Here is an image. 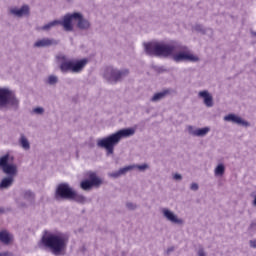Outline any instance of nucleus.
<instances>
[{
    "label": "nucleus",
    "mask_w": 256,
    "mask_h": 256,
    "mask_svg": "<svg viewBox=\"0 0 256 256\" xmlns=\"http://www.w3.org/2000/svg\"><path fill=\"white\" fill-rule=\"evenodd\" d=\"M67 245H69V236L64 233L46 234L38 242L40 249H49L50 253L55 256L65 255Z\"/></svg>",
    "instance_id": "obj_1"
},
{
    "label": "nucleus",
    "mask_w": 256,
    "mask_h": 256,
    "mask_svg": "<svg viewBox=\"0 0 256 256\" xmlns=\"http://www.w3.org/2000/svg\"><path fill=\"white\" fill-rule=\"evenodd\" d=\"M176 49H183L181 42L175 40L170 43L165 42H149L144 43V51L150 57H171Z\"/></svg>",
    "instance_id": "obj_2"
},
{
    "label": "nucleus",
    "mask_w": 256,
    "mask_h": 256,
    "mask_svg": "<svg viewBox=\"0 0 256 256\" xmlns=\"http://www.w3.org/2000/svg\"><path fill=\"white\" fill-rule=\"evenodd\" d=\"M133 135H135V128H124L102 139H98L97 147L105 149L106 155H113L115 153V147L121 143V140L127 137H133Z\"/></svg>",
    "instance_id": "obj_3"
},
{
    "label": "nucleus",
    "mask_w": 256,
    "mask_h": 256,
    "mask_svg": "<svg viewBox=\"0 0 256 256\" xmlns=\"http://www.w3.org/2000/svg\"><path fill=\"white\" fill-rule=\"evenodd\" d=\"M21 107V100L13 90L7 87H0V111L17 112Z\"/></svg>",
    "instance_id": "obj_4"
},
{
    "label": "nucleus",
    "mask_w": 256,
    "mask_h": 256,
    "mask_svg": "<svg viewBox=\"0 0 256 256\" xmlns=\"http://www.w3.org/2000/svg\"><path fill=\"white\" fill-rule=\"evenodd\" d=\"M56 59L60 61V71L61 73H81L85 69V65L89 63L87 58L81 60H69L67 56L60 54L56 56Z\"/></svg>",
    "instance_id": "obj_5"
},
{
    "label": "nucleus",
    "mask_w": 256,
    "mask_h": 256,
    "mask_svg": "<svg viewBox=\"0 0 256 256\" xmlns=\"http://www.w3.org/2000/svg\"><path fill=\"white\" fill-rule=\"evenodd\" d=\"M129 76V69H122L119 70L117 68H114L113 66H108L104 69L103 77L104 79L108 82L111 83L112 85H115L125 77Z\"/></svg>",
    "instance_id": "obj_6"
},
{
    "label": "nucleus",
    "mask_w": 256,
    "mask_h": 256,
    "mask_svg": "<svg viewBox=\"0 0 256 256\" xmlns=\"http://www.w3.org/2000/svg\"><path fill=\"white\" fill-rule=\"evenodd\" d=\"M183 49H176L172 54V59L175 63H181L183 61H190V63H199L201 59L199 56L191 54L189 52V48L183 44H181Z\"/></svg>",
    "instance_id": "obj_7"
},
{
    "label": "nucleus",
    "mask_w": 256,
    "mask_h": 256,
    "mask_svg": "<svg viewBox=\"0 0 256 256\" xmlns=\"http://www.w3.org/2000/svg\"><path fill=\"white\" fill-rule=\"evenodd\" d=\"M15 161V157L9 154H5L4 156L0 157V168L2 169L3 173L8 175V177H17V165L13 164Z\"/></svg>",
    "instance_id": "obj_8"
},
{
    "label": "nucleus",
    "mask_w": 256,
    "mask_h": 256,
    "mask_svg": "<svg viewBox=\"0 0 256 256\" xmlns=\"http://www.w3.org/2000/svg\"><path fill=\"white\" fill-rule=\"evenodd\" d=\"M75 190L69 185V183H61L57 186L54 194L56 201H71Z\"/></svg>",
    "instance_id": "obj_9"
},
{
    "label": "nucleus",
    "mask_w": 256,
    "mask_h": 256,
    "mask_svg": "<svg viewBox=\"0 0 256 256\" xmlns=\"http://www.w3.org/2000/svg\"><path fill=\"white\" fill-rule=\"evenodd\" d=\"M87 177L88 179L80 183V187L83 191H91L93 187L99 188L103 185V180L97 176V173L89 171L87 172Z\"/></svg>",
    "instance_id": "obj_10"
},
{
    "label": "nucleus",
    "mask_w": 256,
    "mask_h": 256,
    "mask_svg": "<svg viewBox=\"0 0 256 256\" xmlns=\"http://www.w3.org/2000/svg\"><path fill=\"white\" fill-rule=\"evenodd\" d=\"M74 21H77L76 27L80 31H88L91 28V22L83 17L80 12H74Z\"/></svg>",
    "instance_id": "obj_11"
},
{
    "label": "nucleus",
    "mask_w": 256,
    "mask_h": 256,
    "mask_svg": "<svg viewBox=\"0 0 256 256\" xmlns=\"http://www.w3.org/2000/svg\"><path fill=\"white\" fill-rule=\"evenodd\" d=\"M73 21H75V13H68L63 17V20H59L58 25H61L64 31H73Z\"/></svg>",
    "instance_id": "obj_12"
},
{
    "label": "nucleus",
    "mask_w": 256,
    "mask_h": 256,
    "mask_svg": "<svg viewBox=\"0 0 256 256\" xmlns=\"http://www.w3.org/2000/svg\"><path fill=\"white\" fill-rule=\"evenodd\" d=\"M162 214H163V217L167 219V221H170V223H174L175 225H183L185 223L183 219L177 217V215L173 213V211L167 208L162 209Z\"/></svg>",
    "instance_id": "obj_13"
},
{
    "label": "nucleus",
    "mask_w": 256,
    "mask_h": 256,
    "mask_svg": "<svg viewBox=\"0 0 256 256\" xmlns=\"http://www.w3.org/2000/svg\"><path fill=\"white\" fill-rule=\"evenodd\" d=\"M224 121H228L230 123H235L236 125H242V127H251V124L243 120V118L235 115V114H228L224 117Z\"/></svg>",
    "instance_id": "obj_14"
},
{
    "label": "nucleus",
    "mask_w": 256,
    "mask_h": 256,
    "mask_svg": "<svg viewBox=\"0 0 256 256\" xmlns=\"http://www.w3.org/2000/svg\"><path fill=\"white\" fill-rule=\"evenodd\" d=\"M10 15H14V17H24V15H29L31 13V10L29 8V5L25 4L21 8L13 7L10 8Z\"/></svg>",
    "instance_id": "obj_15"
},
{
    "label": "nucleus",
    "mask_w": 256,
    "mask_h": 256,
    "mask_svg": "<svg viewBox=\"0 0 256 256\" xmlns=\"http://www.w3.org/2000/svg\"><path fill=\"white\" fill-rule=\"evenodd\" d=\"M198 97H200V99H203V103L206 107H213V105H215V103L213 102V95H211V93H209V91L204 90V91H200L198 93Z\"/></svg>",
    "instance_id": "obj_16"
},
{
    "label": "nucleus",
    "mask_w": 256,
    "mask_h": 256,
    "mask_svg": "<svg viewBox=\"0 0 256 256\" xmlns=\"http://www.w3.org/2000/svg\"><path fill=\"white\" fill-rule=\"evenodd\" d=\"M173 93V90L168 88L164 89L161 92H157L153 95V97L150 99L152 103H159V101H163L166 97H169Z\"/></svg>",
    "instance_id": "obj_17"
},
{
    "label": "nucleus",
    "mask_w": 256,
    "mask_h": 256,
    "mask_svg": "<svg viewBox=\"0 0 256 256\" xmlns=\"http://www.w3.org/2000/svg\"><path fill=\"white\" fill-rule=\"evenodd\" d=\"M209 131H211L210 127H204V128H198V129L193 128V126L188 127V133L190 135H193L194 137H205V135H207Z\"/></svg>",
    "instance_id": "obj_18"
},
{
    "label": "nucleus",
    "mask_w": 256,
    "mask_h": 256,
    "mask_svg": "<svg viewBox=\"0 0 256 256\" xmlns=\"http://www.w3.org/2000/svg\"><path fill=\"white\" fill-rule=\"evenodd\" d=\"M134 166H125L124 168H120L118 171L108 173V177L111 179H119L122 175H127L129 171H133Z\"/></svg>",
    "instance_id": "obj_19"
},
{
    "label": "nucleus",
    "mask_w": 256,
    "mask_h": 256,
    "mask_svg": "<svg viewBox=\"0 0 256 256\" xmlns=\"http://www.w3.org/2000/svg\"><path fill=\"white\" fill-rule=\"evenodd\" d=\"M15 183V178L13 176H6L0 181V191H5V189H9L13 187Z\"/></svg>",
    "instance_id": "obj_20"
},
{
    "label": "nucleus",
    "mask_w": 256,
    "mask_h": 256,
    "mask_svg": "<svg viewBox=\"0 0 256 256\" xmlns=\"http://www.w3.org/2000/svg\"><path fill=\"white\" fill-rule=\"evenodd\" d=\"M13 241V234L9 233L7 230H2L0 232V243L4 245H9Z\"/></svg>",
    "instance_id": "obj_21"
},
{
    "label": "nucleus",
    "mask_w": 256,
    "mask_h": 256,
    "mask_svg": "<svg viewBox=\"0 0 256 256\" xmlns=\"http://www.w3.org/2000/svg\"><path fill=\"white\" fill-rule=\"evenodd\" d=\"M55 40L49 39V38H43L41 40H38L34 43V47L41 48V47H51V45H54Z\"/></svg>",
    "instance_id": "obj_22"
},
{
    "label": "nucleus",
    "mask_w": 256,
    "mask_h": 256,
    "mask_svg": "<svg viewBox=\"0 0 256 256\" xmlns=\"http://www.w3.org/2000/svg\"><path fill=\"white\" fill-rule=\"evenodd\" d=\"M70 201H75V203H79L80 205H85V203H87V197L83 196V194L77 193V191L74 190V193L70 198Z\"/></svg>",
    "instance_id": "obj_23"
},
{
    "label": "nucleus",
    "mask_w": 256,
    "mask_h": 256,
    "mask_svg": "<svg viewBox=\"0 0 256 256\" xmlns=\"http://www.w3.org/2000/svg\"><path fill=\"white\" fill-rule=\"evenodd\" d=\"M19 145L22 147V149H24V151H29V149H31V143H29V140L23 134L19 139Z\"/></svg>",
    "instance_id": "obj_24"
},
{
    "label": "nucleus",
    "mask_w": 256,
    "mask_h": 256,
    "mask_svg": "<svg viewBox=\"0 0 256 256\" xmlns=\"http://www.w3.org/2000/svg\"><path fill=\"white\" fill-rule=\"evenodd\" d=\"M22 197L27 201L28 203H33L35 201V193H33L31 190H25L22 192Z\"/></svg>",
    "instance_id": "obj_25"
},
{
    "label": "nucleus",
    "mask_w": 256,
    "mask_h": 256,
    "mask_svg": "<svg viewBox=\"0 0 256 256\" xmlns=\"http://www.w3.org/2000/svg\"><path fill=\"white\" fill-rule=\"evenodd\" d=\"M214 175L216 177H223V175H225V165L218 164L214 170Z\"/></svg>",
    "instance_id": "obj_26"
},
{
    "label": "nucleus",
    "mask_w": 256,
    "mask_h": 256,
    "mask_svg": "<svg viewBox=\"0 0 256 256\" xmlns=\"http://www.w3.org/2000/svg\"><path fill=\"white\" fill-rule=\"evenodd\" d=\"M57 25H59V20H53L52 22L42 26L40 29L41 31H51V29H53V27H57Z\"/></svg>",
    "instance_id": "obj_27"
},
{
    "label": "nucleus",
    "mask_w": 256,
    "mask_h": 256,
    "mask_svg": "<svg viewBox=\"0 0 256 256\" xmlns=\"http://www.w3.org/2000/svg\"><path fill=\"white\" fill-rule=\"evenodd\" d=\"M46 85L55 86L59 83V77L56 75H50L45 81Z\"/></svg>",
    "instance_id": "obj_28"
},
{
    "label": "nucleus",
    "mask_w": 256,
    "mask_h": 256,
    "mask_svg": "<svg viewBox=\"0 0 256 256\" xmlns=\"http://www.w3.org/2000/svg\"><path fill=\"white\" fill-rule=\"evenodd\" d=\"M194 30L197 31V33H202V35L207 34V29H205V27H203L201 24H196L194 26Z\"/></svg>",
    "instance_id": "obj_29"
},
{
    "label": "nucleus",
    "mask_w": 256,
    "mask_h": 256,
    "mask_svg": "<svg viewBox=\"0 0 256 256\" xmlns=\"http://www.w3.org/2000/svg\"><path fill=\"white\" fill-rule=\"evenodd\" d=\"M130 167H133V169H139V171H145L146 169H149V165H147V164L130 165Z\"/></svg>",
    "instance_id": "obj_30"
},
{
    "label": "nucleus",
    "mask_w": 256,
    "mask_h": 256,
    "mask_svg": "<svg viewBox=\"0 0 256 256\" xmlns=\"http://www.w3.org/2000/svg\"><path fill=\"white\" fill-rule=\"evenodd\" d=\"M126 207L129 211H135V209H137V204L132 202H127Z\"/></svg>",
    "instance_id": "obj_31"
},
{
    "label": "nucleus",
    "mask_w": 256,
    "mask_h": 256,
    "mask_svg": "<svg viewBox=\"0 0 256 256\" xmlns=\"http://www.w3.org/2000/svg\"><path fill=\"white\" fill-rule=\"evenodd\" d=\"M33 113L36 115H43V113H45V109L43 107H37L33 109Z\"/></svg>",
    "instance_id": "obj_32"
},
{
    "label": "nucleus",
    "mask_w": 256,
    "mask_h": 256,
    "mask_svg": "<svg viewBox=\"0 0 256 256\" xmlns=\"http://www.w3.org/2000/svg\"><path fill=\"white\" fill-rule=\"evenodd\" d=\"M190 189H191V191H199V184L193 182V183L190 185Z\"/></svg>",
    "instance_id": "obj_33"
},
{
    "label": "nucleus",
    "mask_w": 256,
    "mask_h": 256,
    "mask_svg": "<svg viewBox=\"0 0 256 256\" xmlns=\"http://www.w3.org/2000/svg\"><path fill=\"white\" fill-rule=\"evenodd\" d=\"M198 256H207V253H205V249L199 248L198 249Z\"/></svg>",
    "instance_id": "obj_34"
},
{
    "label": "nucleus",
    "mask_w": 256,
    "mask_h": 256,
    "mask_svg": "<svg viewBox=\"0 0 256 256\" xmlns=\"http://www.w3.org/2000/svg\"><path fill=\"white\" fill-rule=\"evenodd\" d=\"M173 179H175V181H181L183 179V176L181 174H175L173 176Z\"/></svg>",
    "instance_id": "obj_35"
},
{
    "label": "nucleus",
    "mask_w": 256,
    "mask_h": 256,
    "mask_svg": "<svg viewBox=\"0 0 256 256\" xmlns=\"http://www.w3.org/2000/svg\"><path fill=\"white\" fill-rule=\"evenodd\" d=\"M249 245H250V247H251L252 249H256V239L250 240V241H249Z\"/></svg>",
    "instance_id": "obj_36"
},
{
    "label": "nucleus",
    "mask_w": 256,
    "mask_h": 256,
    "mask_svg": "<svg viewBox=\"0 0 256 256\" xmlns=\"http://www.w3.org/2000/svg\"><path fill=\"white\" fill-rule=\"evenodd\" d=\"M255 229H256V222H252V223L250 224V226H249V230H250V231H255Z\"/></svg>",
    "instance_id": "obj_37"
},
{
    "label": "nucleus",
    "mask_w": 256,
    "mask_h": 256,
    "mask_svg": "<svg viewBox=\"0 0 256 256\" xmlns=\"http://www.w3.org/2000/svg\"><path fill=\"white\" fill-rule=\"evenodd\" d=\"M0 256H13V253L8 252V251H6V252H1V253H0Z\"/></svg>",
    "instance_id": "obj_38"
},
{
    "label": "nucleus",
    "mask_w": 256,
    "mask_h": 256,
    "mask_svg": "<svg viewBox=\"0 0 256 256\" xmlns=\"http://www.w3.org/2000/svg\"><path fill=\"white\" fill-rule=\"evenodd\" d=\"M173 251H175V247H170L167 249L166 253L167 255H170L171 253H173Z\"/></svg>",
    "instance_id": "obj_39"
},
{
    "label": "nucleus",
    "mask_w": 256,
    "mask_h": 256,
    "mask_svg": "<svg viewBox=\"0 0 256 256\" xmlns=\"http://www.w3.org/2000/svg\"><path fill=\"white\" fill-rule=\"evenodd\" d=\"M252 205H253L254 207H256V195H255V197H254V200H253V202H252Z\"/></svg>",
    "instance_id": "obj_40"
},
{
    "label": "nucleus",
    "mask_w": 256,
    "mask_h": 256,
    "mask_svg": "<svg viewBox=\"0 0 256 256\" xmlns=\"http://www.w3.org/2000/svg\"><path fill=\"white\" fill-rule=\"evenodd\" d=\"M2 213H5V208L0 207V215H1Z\"/></svg>",
    "instance_id": "obj_41"
},
{
    "label": "nucleus",
    "mask_w": 256,
    "mask_h": 256,
    "mask_svg": "<svg viewBox=\"0 0 256 256\" xmlns=\"http://www.w3.org/2000/svg\"><path fill=\"white\" fill-rule=\"evenodd\" d=\"M20 207H27V204L21 203V204H20Z\"/></svg>",
    "instance_id": "obj_42"
},
{
    "label": "nucleus",
    "mask_w": 256,
    "mask_h": 256,
    "mask_svg": "<svg viewBox=\"0 0 256 256\" xmlns=\"http://www.w3.org/2000/svg\"><path fill=\"white\" fill-rule=\"evenodd\" d=\"M160 71H163V68H160Z\"/></svg>",
    "instance_id": "obj_43"
},
{
    "label": "nucleus",
    "mask_w": 256,
    "mask_h": 256,
    "mask_svg": "<svg viewBox=\"0 0 256 256\" xmlns=\"http://www.w3.org/2000/svg\"><path fill=\"white\" fill-rule=\"evenodd\" d=\"M68 2H70L71 0H67Z\"/></svg>",
    "instance_id": "obj_44"
}]
</instances>
